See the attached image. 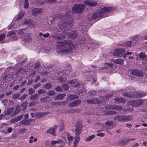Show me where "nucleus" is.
I'll list each match as a JSON object with an SVG mask.
<instances>
[{
  "mask_svg": "<svg viewBox=\"0 0 147 147\" xmlns=\"http://www.w3.org/2000/svg\"><path fill=\"white\" fill-rule=\"evenodd\" d=\"M12 92L11 91H9L8 92H7L6 94V96H8L9 95H11L12 94Z\"/></svg>",
  "mask_w": 147,
  "mask_h": 147,
  "instance_id": "e2e57ef3",
  "label": "nucleus"
},
{
  "mask_svg": "<svg viewBox=\"0 0 147 147\" xmlns=\"http://www.w3.org/2000/svg\"><path fill=\"white\" fill-rule=\"evenodd\" d=\"M50 100V98L49 97H44L41 98L40 100L41 102L42 103H45L49 101Z\"/></svg>",
  "mask_w": 147,
  "mask_h": 147,
  "instance_id": "2f4dec72",
  "label": "nucleus"
},
{
  "mask_svg": "<svg viewBox=\"0 0 147 147\" xmlns=\"http://www.w3.org/2000/svg\"><path fill=\"white\" fill-rule=\"evenodd\" d=\"M139 56L140 59H143L146 57V55L144 53H142L139 54Z\"/></svg>",
  "mask_w": 147,
  "mask_h": 147,
  "instance_id": "de8ad7c7",
  "label": "nucleus"
},
{
  "mask_svg": "<svg viewBox=\"0 0 147 147\" xmlns=\"http://www.w3.org/2000/svg\"><path fill=\"white\" fill-rule=\"evenodd\" d=\"M76 129H75L74 132L75 134L78 135H80L81 132L82 128L81 125L79 123H77L75 125Z\"/></svg>",
  "mask_w": 147,
  "mask_h": 147,
  "instance_id": "9d476101",
  "label": "nucleus"
},
{
  "mask_svg": "<svg viewBox=\"0 0 147 147\" xmlns=\"http://www.w3.org/2000/svg\"><path fill=\"white\" fill-rule=\"evenodd\" d=\"M86 102L88 104H95L98 103L100 102V101L96 98H94L90 100H86Z\"/></svg>",
  "mask_w": 147,
  "mask_h": 147,
  "instance_id": "dca6fc26",
  "label": "nucleus"
},
{
  "mask_svg": "<svg viewBox=\"0 0 147 147\" xmlns=\"http://www.w3.org/2000/svg\"><path fill=\"white\" fill-rule=\"evenodd\" d=\"M55 90L57 91L61 92L62 91V89L60 86H58L55 88Z\"/></svg>",
  "mask_w": 147,
  "mask_h": 147,
  "instance_id": "5fc2aeb1",
  "label": "nucleus"
},
{
  "mask_svg": "<svg viewBox=\"0 0 147 147\" xmlns=\"http://www.w3.org/2000/svg\"><path fill=\"white\" fill-rule=\"evenodd\" d=\"M45 144L47 146H49V140H47L45 142Z\"/></svg>",
  "mask_w": 147,
  "mask_h": 147,
  "instance_id": "338daca9",
  "label": "nucleus"
},
{
  "mask_svg": "<svg viewBox=\"0 0 147 147\" xmlns=\"http://www.w3.org/2000/svg\"><path fill=\"white\" fill-rule=\"evenodd\" d=\"M23 117L22 115H21L20 116H18L17 117H16L15 118L16 119L17 121H20L21 119H22Z\"/></svg>",
  "mask_w": 147,
  "mask_h": 147,
  "instance_id": "864d4df0",
  "label": "nucleus"
},
{
  "mask_svg": "<svg viewBox=\"0 0 147 147\" xmlns=\"http://www.w3.org/2000/svg\"><path fill=\"white\" fill-rule=\"evenodd\" d=\"M106 124L107 125L106 129L108 132V130L111 129L113 128V123L112 122L107 121L106 123Z\"/></svg>",
  "mask_w": 147,
  "mask_h": 147,
  "instance_id": "aec40b11",
  "label": "nucleus"
},
{
  "mask_svg": "<svg viewBox=\"0 0 147 147\" xmlns=\"http://www.w3.org/2000/svg\"><path fill=\"white\" fill-rule=\"evenodd\" d=\"M18 34L22 38L27 33V31L25 28L20 30L18 31Z\"/></svg>",
  "mask_w": 147,
  "mask_h": 147,
  "instance_id": "2eb2a0df",
  "label": "nucleus"
},
{
  "mask_svg": "<svg viewBox=\"0 0 147 147\" xmlns=\"http://www.w3.org/2000/svg\"><path fill=\"white\" fill-rule=\"evenodd\" d=\"M82 102L80 100H74L69 103V107H74L79 105Z\"/></svg>",
  "mask_w": 147,
  "mask_h": 147,
  "instance_id": "4468645a",
  "label": "nucleus"
},
{
  "mask_svg": "<svg viewBox=\"0 0 147 147\" xmlns=\"http://www.w3.org/2000/svg\"><path fill=\"white\" fill-rule=\"evenodd\" d=\"M29 92L28 94L30 95H32L35 92V90L32 88H30L28 90Z\"/></svg>",
  "mask_w": 147,
  "mask_h": 147,
  "instance_id": "a18cd8bd",
  "label": "nucleus"
},
{
  "mask_svg": "<svg viewBox=\"0 0 147 147\" xmlns=\"http://www.w3.org/2000/svg\"><path fill=\"white\" fill-rule=\"evenodd\" d=\"M5 38V34H2L0 35V42L3 43L2 41L4 40Z\"/></svg>",
  "mask_w": 147,
  "mask_h": 147,
  "instance_id": "a19ab883",
  "label": "nucleus"
},
{
  "mask_svg": "<svg viewBox=\"0 0 147 147\" xmlns=\"http://www.w3.org/2000/svg\"><path fill=\"white\" fill-rule=\"evenodd\" d=\"M57 18L63 19L62 22L63 23L62 24H60L58 25L59 29L61 30L64 29H69L73 25L74 20L72 18L69 17L68 15L64 16L62 14H60L58 15Z\"/></svg>",
  "mask_w": 147,
  "mask_h": 147,
  "instance_id": "f03ea898",
  "label": "nucleus"
},
{
  "mask_svg": "<svg viewBox=\"0 0 147 147\" xmlns=\"http://www.w3.org/2000/svg\"><path fill=\"white\" fill-rule=\"evenodd\" d=\"M42 11L43 10L39 8H34L31 11L32 15L35 16H37L38 14Z\"/></svg>",
  "mask_w": 147,
  "mask_h": 147,
  "instance_id": "9b49d317",
  "label": "nucleus"
},
{
  "mask_svg": "<svg viewBox=\"0 0 147 147\" xmlns=\"http://www.w3.org/2000/svg\"><path fill=\"white\" fill-rule=\"evenodd\" d=\"M68 98L70 100H72L75 99H78L79 97L77 95L74 94H71L68 96Z\"/></svg>",
  "mask_w": 147,
  "mask_h": 147,
  "instance_id": "c756f323",
  "label": "nucleus"
},
{
  "mask_svg": "<svg viewBox=\"0 0 147 147\" xmlns=\"http://www.w3.org/2000/svg\"><path fill=\"white\" fill-rule=\"evenodd\" d=\"M105 65H106L108 66V67H107V66H105V67H103V69H108V68L109 67L110 68L111 67H112L113 65V64L111 63H105Z\"/></svg>",
  "mask_w": 147,
  "mask_h": 147,
  "instance_id": "4c0bfd02",
  "label": "nucleus"
},
{
  "mask_svg": "<svg viewBox=\"0 0 147 147\" xmlns=\"http://www.w3.org/2000/svg\"><path fill=\"white\" fill-rule=\"evenodd\" d=\"M25 14V12L23 10L21 11L20 12L18 13V17L17 18V20H20L23 17Z\"/></svg>",
  "mask_w": 147,
  "mask_h": 147,
  "instance_id": "b1692460",
  "label": "nucleus"
},
{
  "mask_svg": "<svg viewBox=\"0 0 147 147\" xmlns=\"http://www.w3.org/2000/svg\"><path fill=\"white\" fill-rule=\"evenodd\" d=\"M40 79V77L39 76H37L36 77L34 82H36Z\"/></svg>",
  "mask_w": 147,
  "mask_h": 147,
  "instance_id": "774afa93",
  "label": "nucleus"
},
{
  "mask_svg": "<svg viewBox=\"0 0 147 147\" xmlns=\"http://www.w3.org/2000/svg\"><path fill=\"white\" fill-rule=\"evenodd\" d=\"M46 92V91L42 89H39L38 91V93L39 94H42V93H45Z\"/></svg>",
  "mask_w": 147,
  "mask_h": 147,
  "instance_id": "6e6d98bb",
  "label": "nucleus"
},
{
  "mask_svg": "<svg viewBox=\"0 0 147 147\" xmlns=\"http://www.w3.org/2000/svg\"><path fill=\"white\" fill-rule=\"evenodd\" d=\"M62 87L65 90H67L69 88V86L66 84H63L62 86Z\"/></svg>",
  "mask_w": 147,
  "mask_h": 147,
  "instance_id": "79ce46f5",
  "label": "nucleus"
},
{
  "mask_svg": "<svg viewBox=\"0 0 147 147\" xmlns=\"http://www.w3.org/2000/svg\"><path fill=\"white\" fill-rule=\"evenodd\" d=\"M45 87L47 89H49L51 86V84L49 83H47L45 85Z\"/></svg>",
  "mask_w": 147,
  "mask_h": 147,
  "instance_id": "603ef678",
  "label": "nucleus"
},
{
  "mask_svg": "<svg viewBox=\"0 0 147 147\" xmlns=\"http://www.w3.org/2000/svg\"><path fill=\"white\" fill-rule=\"evenodd\" d=\"M115 9V8L114 7H104L101 8L99 12L94 13L92 16V18L94 19H98L100 17H103V15L105 13L113 11Z\"/></svg>",
  "mask_w": 147,
  "mask_h": 147,
  "instance_id": "7ed1b4c3",
  "label": "nucleus"
},
{
  "mask_svg": "<svg viewBox=\"0 0 147 147\" xmlns=\"http://www.w3.org/2000/svg\"><path fill=\"white\" fill-rule=\"evenodd\" d=\"M51 36L52 38H56L58 40H62L63 38V37L62 35H58L55 33H54L53 34H52Z\"/></svg>",
  "mask_w": 147,
  "mask_h": 147,
  "instance_id": "412c9836",
  "label": "nucleus"
},
{
  "mask_svg": "<svg viewBox=\"0 0 147 147\" xmlns=\"http://www.w3.org/2000/svg\"><path fill=\"white\" fill-rule=\"evenodd\" d=\"M67 83L70 84H75L73 86L74 87H78L80 86V84L78 82H77V81L76 80H70Z\"/></svg>",
  "mask_w": 147,
  "mask_h": 147,
  "instance_id": "4be33fe9",
  "label": "nucleus"
},
{
  "mask_svg": "<svg viewBox=\"0 0 147 147\" xmlns=\"http://www.w3.org/2000/svg\"><path fill=\"white\" fill-rule=\"evenodd\" d=\"M65 35L67 36L69 38H71L73 39L77 38L78 36V34L75 30H74L71 32V33L69 32H65Z\"/></svg>",
  "mask_w": 147,
  "mask_h": 147,
  "instance_id": "6e6552de",
  "label": "nucleus"
},
{
  "mask_svg": "<svg viewBox=\"0 0 147 147\" xmlns=\"http://www.w3.org/2000/svg\"><path fill=\"white\" fill-rule=\"evenodd\" d=\"M47 133H49L52 134L54 136H55V131L54 129V128H51L49 129L47 131Z\"/></svg>",
  "mask_w": 147,
  "mask_h": 147,
  "instance_id": "c85d7f7f",
  "label": "nucleus"
},
{
  "mask_svg": "<svg viewBox=\"0 0 147 147\" xmlns=\"http://www.w3.org/2000/svg\"><path fill=\"white\" fill-rule=\"evenodd\" d=\"M132 41H127L125 42V46L126 47H130L131 46V43Z\"/></svg>",
  "mask_w": 147,
  "mask_h": 147,
  "instance_id": "8fccbe9b",
  "label": "nucleus"
},
{
  "mask_svg": "<svg viewBox=\"0 0 147 147\" xmlns=\"http://www.w3.org/2000/svg\"><path fill=\"white\" fill-rule=\"evenodd\" d=\"M47 95L49 96H52L55 94V92L53 90H51L47 92Z\"/></svg>",
  "mask_w": 147,
  "mask_h": 147,
  "instance_id": "09e8293b",
  "label": "nucleus"
},
{
  "mask_svg": "<svg viewBox=\"0 0 147 147\" xmlns=\"http://www.w3.org/2000/svg\"><path fill=\"white\" fill-rule=\"evenodd\" d=\"M14 109L13 107L8 108L4 111V116L10 115L13 111Z\"/></svg>",
  "mask_w": 147,
  "mask_h": 147,
  "instance_id": "f3484780",
  "label": "nucleus"
},
{
  "mask_svg": "<svg viewBox=\"0 0 147 147\" xmlns=\"http://www.w3.org/2000/svg\"><path fill=\"white\" fill-rule=\"evenodd\" d=\"M83 5L76 4L72 8V11L74 13H81L84 10Z\"/></svg>",
  "mask_w": 147,
  "mask_h": 147,
  "instance_id": "39448f33",
  "label": "nucleus"
},
{
  "mask_svg": "<svg viewBox=\"0 0 147 147\" xmlns=\"http://www.w3.org/2000/svg\"><path fill=\"white\" fill-rule=\"evenodd\" d=\"M41 85V84L40 83H38L36 84H35L34 85L33 87L34 88H36L38 87H39Z\"/></svg>",
  "mask_w": 147,
  "mask_h": 147,
  "instance_id": "13d9d810",
  "label": "nucleus"
},
{
  "mask_svg": "<svg viewBox=\"0 0 147 147\" xmlns=\"http://www.w3.org/2000/svg\"><path fill=\"white\" fill-rule=\"evenodd\" d=\"M126 51L124 49H117L114 50L113 55L114 56L119 57H121L123 54Z\"/></svg>",
  "mask_w": 147,
  "mask_h": 147,
  "instance_id": "423d86ee",
  "label": "nucleus"
},
{
  "mask_svg": "<svg viewBox=\"0 0 147 147\" xmlns=\"http://www.w3.org/2000/svg\"><path fill=\"white\" fill-rule=\"evenodd\" d=\"M97 136H100L101 137H103L105 136V134L103 133H100L97 134Z\"/></svg>",
  "mask_w": 147,
  "mask_h": 147,
  "instance_id": "052dcab7",
  "label": "nucleus"
},
{
  "mask_svg": "<svg viewBox=\"0 0 147 147\" xmlns=\"http://www.w3.org/2000/svg\"><path fill=\"white\" fill-rule=\"evenodd\" d=\"M67 137L68 139L69 142V143L72 141L74 139V137L70 135L69 133L67 134Z\"/></svg>",
  "mask_w": 147,
  "mask_h": 147,
  "instance_id": "e433bc0d",
  "label": "nucleus"
},
{
  "mask_svg": "<svg viewBox=\"0 0 147 147\" xmlns=\"http://www.w3.org/2000/svg\"><path fill=\"white\" fill-rule=\"evenodd\" d=\"M114 100L116 103L118 102L123 103L125 102V100L122 98H116Z\"/></svg>",
  "mask_w": 147,
  "mask_h": 147,
  "instance_id": "a878e982",
  "label": "nucleus"
},
{
  "mask_svg": "<svg viewBox=\"0 0 147 147\" xmlns=\"http://www.w3.org/2000/svg\"><path fill=\"white\" fill-rule=\"evenodd\" d=\"M62 142V140L60 139L58 141L52 140L50 142L51 145H55L56 143L59 144Z\"/></svg>",
  "mask_w": 147,
  "mask_h": 147,
  "instance_id": "f704fd0d",
  "label": "nucleus"
},
{
  "mask_svg": "<svg viewBox=\"0 0 147 147\" xmlns=\"http://www.w3.org/2000/svg\"><path fill=\"white\" fill-rule=\"evenodd\" d=\"M48 74V72H41L40 73L41 75H42V76H44Z\"/></svg>",
  "mask_w": 147,
  "mask_h": 147,
  "instance_id": "0e129e2a",
  "label": "nucleus"
},
{
  "mask_svg": "<svg viewBox=\"0 0 147 147\" xmlns=\"http://www.w3.org/2000/svg\"><path fill=\"white\" fill-rule=\"evenodd\" d=\"M39 95L38 94H35L34 95H32L29 97V98L32 100H34L38 98Z\"/></svg>",
  "mask_w": 147,
  "mask_h": 147,
  "instance_id": "cd10ccee",
  "label": "nucleus"
},
{
  "mask_svg": "<svg viewBox=\"0 0 147 147\" xmlns=\"http://www.w3.org/2000/svg\"><path fill=\"white\" fill-rule=\"evenodd\" d=\"M40 64L39 63H35L34 68L35 69H38L40 66Z\"/></svg>",
  "mask_w": 147,
  "mask_h": 147,
  "instance_id": "4d7b16f0",
  "label": "nucleus"
},
{
  "mask_svg": "<svg viewBox=\"0 0 147 147\" xmlns=\"http://www.w3.org/2000/svg\"><path fill=\"white\" fill-rule=\"evenodd\" d=\"M95 136L94 135H92L91 136H90L89 137L86 138L85 140L86 141H90L91 140L94 138H95Z\"/></svg>",
  "mask_w": 147,
  "mask_h": 147,
  "instance_id": "c9c22d12",
  "label": "nucleus"
},
{
  "mask_svg": "<svg viewBox=\"0 0 147 147\" xmlns=\"http://www.w3.org/2000/svg\"><path fill=\"white\" fill-rule=\"evenodd\" d=\"M27 96L26 94H24L22 95L19 98V99L21 100H23L25 99Z\"/></svg>",
  "mask_w": 147,
  "mask_h": 147,
  "instance_id": "3c124183",
  "label": "nucleus"
},
{
  "mask_svg": "<svg viewBox=\"0 0 147 147\" xmlns=\"http://www.w3.org/2000/svg\"><path fill=\"white\" fill-rule=\"evenodd\" d=\"M110 108L113 109H115L117 110H120L122 109V107L121 106L118 105H114L111 106Z\"/></svg>",
  "mask_w": 147,
  "mask_h": 147,
  "instance_id": "473e14b6",
  "label": "nucleus"
},
{
  "mask_svg": "<svg viewBox=\"0 0 147 147\" xmlns=\"http://www.w3.org/2000/svg\"><path fill=\"white\" fill-rule=\"evenodd\" d=\"M126 143L125 141L121 140L119 141L118 142V144L120 146H124L125 145Z\"/></svg>",
  "mask_w": 147,
  "mask_h": 147,
  "instance_id": "ea45409f",
  "label": "nucleus"
},
{
  "mask_svg": "<svg viewBox=\"0 0 147 147\" xmlns=\"http://www.w3.org/2000/svg\"><path fill=\"white\" fill-rule=\"evenodd\" d=\"M24 23L28 25H33V23L31 20L28 19H26L24 21Z\"/></svg>",
  "mask_w": 147,
  "mask_h": 147,
  "instance_id": "72a5a7b5",
  "label": "nucleus"
},
{
  "mask_svg": "<svg viewBox=\"0 0 147 147\" xmlns=\"http://www.w3.org/2000/svg\"><path fill=\"white\" fill-rule=\"evenodd\" d=\"M64 122L63 121H61V123L60 125L59 126V130L60 131L62 130H63L64 128Z\"/></svg>",
  "mask_w": 147,
  "mask_h": 147,
  "instance_id": "c03bdc74",
  "label": "nucleus"
},
{
  "mask_svg": "<svg viewBox=\"0 0 147 147\" xmlns=\"http://www.w3.org/2000/svg\"><path fill=\"white\" fill-rule=\"evenodd\" d=\"M131 73L132 75L140 77H143L145 75V73L143 71L138 69L131 70Z\"/></svg>",
  "mask_w": 147,
  "mask_h": 147,
  "instance_id": "0eeeda50",
  "label": "nucleus"
},
{
  "mask_svg": "<svg viewBox=\"0 0 147 147\" xmlns=\"http://www.w3.org/2000/svg\"><path fill=\"white\" fill-rule=\"evenodd\" d=\"M29 4L28 0H25L24 5V7L25 9H27L28 7Z\"/></svg>",
  "mask_w": 147,
  "mask_h": 147,
  "instance_id": "37998d69",
  "label": "nucleus"
},
{
  "mask_svg": "<svg viewBox=\"0 0 147 147\" xmlns=\"http://www.w3.org/2000/svg\"><path fill=\"white\" fill-rule=\"evenodd\" d=\"M84 3L90 6H93L96 5L97 3L94 1H86L84 2Z\"/></svg>",
  "mask_w": 147,
  "mask_h": 147,
  "instance_id": "a211bd4d",
  "label": "nucleus"
},
{
  "mask_svg": "<svg viewBox=\"0 0 147 147\" xmlns=\"http://www.w3.org/2000/svg\"><path fill=\"white\" fill-rule=\"evenodd\" d=\"M80 140V137L78 136H75V140L73 142L74 146L73 147H76Z\"/></svg>",
  "mask_w": 147,
  "mask_h": 147,
  "instance_id": "6ab92c4d",
  "label": "nucleus"
},
{
  "mask_svg": "<svg viewBox=\"0 0 147 147\" xmlns=\"http://www.w3.org/2000/svg\"><path fill=\"white\" fill-rule=\"evenodd\" d=\"M17 122V120L15 117L13 119H11L10 120V123H12Z\"/></svg>",
  "mask_w": 147,
  "mask_h": 147,
  "instance_id": "bf43d9fd",
  "label": "nucleus"
},
{
  "mask_svg": "<svg viewBox=\"0 0 147 147\" xmlns=\"http://www.w3.org/2000/svg\"><path fill=\"white\" fill-rule=\"evenodd\" d=\"M113 61L116 64L121 65L123 63V60L120 59H116L113 60Z\"/></svg>",
  "mask_w": 147,
  "mask_h": 147,
  "instance_id": "393cba45",
  "label": "nucleus"
},
{
  "mask_svg": "<svg viewBox=\"0 0 147 147\" xmlns=\"http://www.w3.org/2000/svg\"><path fill=\"white\" fill-rule=\"evenodd\" d=\"M16 34L15 31L13 30L8 32L7 34V36L9 38H13V40L16 39Z\"/></svg>",
  "mask_w": 147,
  "mask_h": 147,
  "instance_id": "ddd939ff",
  "label": "nucleus"
},
{
  "mask_svg": "<svg viewBox=\"0 0 147 147\" xmlns=\"http://www.w3.org/2000/svg\"><path fill=\"white\" fill-rule=\"evenodd\" d=\"M66 96V94H60L57 95L56 96V99L62 100Z\"/></svg>",
  "mask_w": 147,
  "mask_h": 147,
  "instance_id": "bb28decb",
  "label": "nucleus"
},
{
  "mask_svg": "<svg viewBox=\"0 0 147 147\" xmlns=\"http://www.w3.org/2000/svg\"><path fill=\"white\" fill-rule=\"evenodd\" d=\"M25 41H30L31 40L32 38L28 33H27L25 36L23 38Z\"/></svg>",
  "mask_w": 147,
  "mask_h": 147,
  "instance_id": "5701e85b",
  "label": "nucleus"
},
{
  "mask_svg": "<svg viewBox=\"0 0 147 147\" xmlns=\"http://www.w3.org/2000/svg\"><path fill=\"white\" fill-rule=\"evenodd\" d=\"M123 94L124 96H126L127 97H131V98H134V97H132L133 95H134V92L132 94V95H131V93L129 92H125V93H123Z\"/></svg>",
  "mask_w": 147,
  "mask_h": 147,
  "instance_id": "7c9ffc66",
  "label": "nucleus"
},
{
  "mask_svg": "<svg viewBox=\"0 0 147 147\" xmlns=\"http://www.w3.org/2000/svg\"><path fill=\"white\" fill-rule=\"evenodd\" d=\"M27 105V101L23 103L21 105V106L23 107V109H25L26 108Z\"/></svg>",
  "mask_w": 147,
  "mask_h": 147,
  "instance_id": "49530a36",
  "label": "nucleus"
},
{
  "mask_svg": "<svg viewBox=\"0 0 147 147\" xmlns=\"http://www.w3.org/2000/svg\"><path fill=\"white\" fill-rule=\"evenodd\" d=\"M57 44L56 50L57 52L68 53L74 47V45L70 40L57 42Z\"/></svg>",
  "mask_w": 147,
  "mask_h": 147,
  "instance_id": "f257e3e1",
  "label": "nucleus"
},
{
  "mask_svg": "<svg viewBox=\"0 0 147 147\" xmlns=\"http://www.w3.org/2000/svg\"><path fill=\"white\" fill-rule=\"evenodd\" d=\"M58 80L61 82H63L65 81V80H64L63 78L59 77L57 78Z\"/></svg>",
  "mask_w": 147,
  "mask_h": 147,
  "instance_id": "680f3d73",
  "label": "nucleus"
},
{
  "mask_svg": "<svg viewBox=\"0 0 147 147\" xmlns=\"http://www.w3.org/2000/svg\"><path fill=\"white\" fill-rule=\"evenodd\" d=\"M132 119V116L128 115H116L114 116V119L120 122H125L131 121Z\"/></svg>",
  "mask_w": 147,
  "mask_h": 147,
  "instance_id": "20e7f679",
  "label": "nucleus"
},
{
  "mask_svg": "<svg viewBox=\"0 0 147 147\" xmlns=\"http://www.w3.org/2000/svg\"><path fill=\"white\" fill-rule=\"evenodd\" d=\"M13 98L14 100L18 98L20 96V94L19 93L14 94L13 95Z\"/></svg>",
  "mask_w": 147,
  "mask_h": 147,
  "instance_id": "58836bf2",
  "label": "nucleus"
},
{
  "mask_svg": "<svg viewBox=\"0 0 147 147\" xmlns=\"http://www.w3.org/2000/svg\"><path fill=\"white\" fill-rule=\"evenodd\" d=\"M143 102V100L141 99L140 100L131 101V103L133 106L138 107L142 105Z\"/></svg>",
  "mask_w": 147,
  "mask_h": 147,
  "instance_id": "f8f14e48",
  "label": "nucleus"
},
{
  "mask_svg": "<svg viewBox=\"0 0 147 147\" xmlns=\"http://www.w3.org/2000/svg\"><path fill=\"white\" fill-rule=\"evenodd\" d=\"M7 101H8L7 99H4L3 100V103L4 105L5 106H6V103L7 102Z\"/></svg>",
  "mask_w": 147,
  "mask_h": 147,
  "instance_id": "69168bd1",
  "label": "nucleus"
},
{
  "mask_svg": "<svg viewBox=\"0 0 147 147\" xmlns=\"http://www.w3.org/2000/svg\"><path fill=\"white\" fill-rule=\"evenodd\" d=\"M134 95L133 96V97L137 98L145 96L147 94L146 92H143L139 91L134 92Z\"/></svg>",
  "mask_w": 147,
  "mask_h": 147,
  "instance_id": "1a4fd4ad",
  "label": "nucleus"
}]
</instances>
